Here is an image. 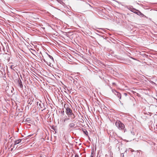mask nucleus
<instances>
[{
    "label": "nucleus",
    "mask_w": 157,
    "mask_h": 157,
    "mask_svg": "<svg viewBox=\"0 0 157 157\" xmlns=\"http://www.w3.org/2000/svg\"><path fill=\"white\" fill-rule=\"evenodd\" d=\"M68 106V105L67 104H64V107L66 110V114L67 115L68 117H71L73 118H74L75 116L73 113L72 110Z\"/></svg>",
    "instance_id": "obj_1"
},
{
    "label": "nucleus",
    "mask_w": 157,
    "mask_h": 157,
    "mask_svg": "<svg viewBox=\"0 0 157 157\" xmlns=\"http://www.w3.org/2000/svg\"><path fill=\"white\" fill-rule=\"evenodd\" d=\"M115 125L120 129H123L124 128V125L120 121H117Z\"/></svg>",
    "instance_id": "obj_2"
},
{
    "label": "nucleus",
    "mask_w": 157,
    "mask_h": 157,
    "mask_svg": "<svg viewBox=\"0 0 157 157\" xmlns=\"http://www.w3.org/2000/svg\"><path fill=\"white\" fill-rule=\"evenodd\" d=\"M22 140H21L19 139L18 140H15L14 142V145L15 146V145L17 144H22V143H21Z\"/></svg>",
    "instance_id": "obj_3"
},
{
    "label": "nucleus",
    "mask_w": 157,
    "mask_h": 157,
    "mask_svg": "<svg viewBox=\"0 0 157 157\" xmlns=\"http://www.w3.org/2000/svg\"><path fill=\"white\" fill-rule=\"evenodd\" d=\"M117 94H115L117 96H118V97L119 98V99H121V94L117 92H116Z\"/></svg>",
    "instance_id": "obj_4"
},
{
    "label": "nucleus",
    "mask_w": 157,
    "mask_h": 157,
    "mask_svg": "<svg viewBox=\"0 0 157 157\" xmlns=\"http://www.w3.org/2000/svg\"><path fill=\"white\" fill-rule=\"evenodd\" d=\"M83 131L84 133L87 136H88V132L87 131V130H86L84 129V130H83Z\"/></svg>",
    "instance_id": "obj_5"
},
{
    "label": "nucleus",
    "mask_w": 157,
    "mask_h": 157,
    "mask_svg": "<svg viewBox=\"0 0 157 157\" xmlns=\"http://www.w3.org/2000/svg\"><path fill=\"white\" fill-rule=\"evenodd\" d=\"M19 85L21 88H22L23 87L22 82L21 81H20V82H19Z\"/></svg>",
    "instance_id": "obj_6"
},
{
    "label": "nucleus",
    "mask_w": 157,
    "mask_h": 157,
    "mask_svg": "<svg viewBox=\"0 0 157 157\" xmlns=\"http://www.w3.org/2000/svg\"><path fill=\"white\" fill-rule=\"evenodd\" d=\"M69 126L70 127H73L75 126V124L74 123H71L69 124Z\"/></svg>",
    "instance_id": "obj_7"
},
{
    "label": "nucleus",
    "mask_w": 157,
    "mask_h": 157,
    "mask_svg": "<svg viewBox=\"0 0 157 157\" xmlns=\"http://www.w3.org/2000/svg\"><path fill=\"white\" fill-rule=\"evenodd\" d=\"M70 119V118L68 117H66V118H65L64 120H63V122H65L66 121H67V120H68Z\"/></svg>",
    "instance_id": "obj_8"
},
{
    "label": "nucleus",
    "mask_w": 157,
    "mask_h": 157,
    "mask_svg": "<svg viewBox=\"0 0 157 157\" xmlns=\"http://www.w3.org/2000/svg\"><path fill=\"white\" fill-rule=\"evenodd\" d=\"M93 150L94 151V149H92V152H91V155H90V156H93Z\"/></svg>",
    "instance_id": "obj_9"
},
{
    "label": "nucleus",
    "mask_w": 157,
    "mask_h": 157,
    "mask_svg": "<svg viewBox=\"0 0 157 157\" xmlns=\"http://www.w3.org/2000/svg\"><path fill=\"white\" fill-rule=\"evenodd\" d=\"M49 56V57H50V58L52 59V60H53V58L52 57V56Z\"/></svg>",
    "instance_id": "obj_10"
},
{
    "label": "nucleus",
    "mask_w": 157,
    "mask_h": 157,
    "mask_svg": "<svg viewBox=\"0 0 157 157\" xmlns=\"http://www.w3.org/2000/svg\"><path fill=\"white\" fill-rule=\"evenodd\" d=\"M75 157H79L77 155H75Z\"/></svg>",
    "instance_id": "obj_11"
},
{
    "label": "nucleus",
    "mask_w": 157,
    "mask_h": 157,
    "mask_svg": "<svg viewBox=\"0 0 157 157\" xmlns=\"http://www.w3.org/2000/svg\"><path fill=\"white\" fill-rule=\"evenodd\" d=\"M130 105H132L133 106H134V105L135 104L134 103H132V104L131 103Z\"/></svg>",
    "instance_id": "obj_12"
},
{
    "label": "nucleus",
    "mask_w": 157,
    "mask_h": 157,
    "mask_svg": "<svg viewBox=\"0 0 157 157\" xmlns=\"http://www.w3.org/2000/svg\"><path fill=\"white\" fill-rule=\"evenodd\" d=\"M124 95H125L126 96H127V94L126 93H124Z\"/></svg>",
    "instance_id": "obj_13"
},
{
    "label": "nucleus",
    "mask_w": 157,
    "mask_h": 157,
    "mask_svg": "<svg viewBox=\"0 0 157 157\" xmlns=\"http://www.w3.org/2000/svg\"><path fill=\"white\" fill-rule=\"evenodd\" d=\"M13 150V148H12L11 149V151H12Z\"/></svg>",
    "instance_id": "obj_14"
},
{
    "label": "nucleus",
    "mask_w": 157,
    "mask_h": 157,
    "mask_svg": "<svg viewBox=\"0 0 157 157\" xmlns=\"http://www.w3.org/2000/svg\"><path fill=\"white\" fill-rule=\"evenodd\" d=\"M40 103H39V105L40 106Z\"/></svg>",
    "instance_id": "obj_15"
},
{
    "label": "nucleus",
    "mask_w": 157,
    "mask_h": 157,
    "mask_svg": "<svg viewBox=\"0 0 157 157\" xmlns=\"http://www.w3.org/2000/svg\"><path fill=\"white\" fill-rule=\"evenodd\" d=\"M38 102H37V105H38Z\"/></svg>",
    "instance_id": "obj_16"
},
{
    "label": "nucleus",
    "mask_w": 157,
    "mask_h": 157,
    "mask_svg": "<svg viewBox=\"0 0 157 157\" xmlns=\"http://www.w3.org/2000/svg\"><path fill=\"white\" fill-rule=\"evenodd\" d=\"M12 147V145H11L10 147Z\"/></svg>",
    "instance_id": "obj_17"
},
{
    "label": "nucleus",
    "mask_w": 157,
    "mask_h": 157,
    "mask_svg": "<svg viewBox=\"0 0 157 157\" xmlns=\"http://www.w3.org/2000/svg\"><path fill=\"white\" fill-rule=\"evenodd\" d=\"M95 150H96V148H95Z\"/></svg>",
    "instance_id": "obj_18"
},
{
    "label": "nucleus",
    "mask_w": 157,
    "mask_h": 157,
    "mask_svg": "<svg viewBox=\"0 0 157 157\" xmlns=\"http://www.w3.org/2000/svg\"><path fill=\"white\" fill-rule=\"evenodd\" d=\"M11 143H9V144H10Z\"/></svg>",
    "instance_id": "obj_19"
}]
</instances>
